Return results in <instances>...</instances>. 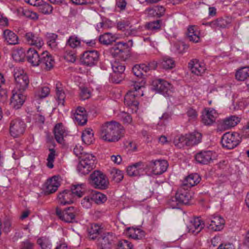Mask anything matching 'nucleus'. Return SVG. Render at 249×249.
<instances>
[{
    "label": "nucleus",
    "mask_w": 249,
    "mask_h": 249,
    "mask_svg": "<svg viewBox=\"0 0 249 249\" xmlns=\"http://www.w3.org/2000/svg\"><path fill=\"white\" fill-rule=\"evenodd\" d=\"M117 39V37L116 35H113L109 32H107L100 36L99 41L102 44L108 45L112 42L115 41Z\"/></svg>",
    "instance_id": "37"
},
{
    "label": "nucleus",
    "mask_w": 249,
    "mask_h": 249,
    "mask_svg": "<svg viewBox=\"0 0 249 249\" xmlns=\"http://www.w3.org/2000/svg\"><path fill=\"white\" fill-rule=\"evenodd\" d=\"M34 119L36 123L42 124L45 122V117L44 113L39 110V107H37V112L34 115Z\"/></svg>",
    "instance_id": "53"
},
{
    "label": "nucleus",
    "mask_w": 249,
    "mask_h": 249,
    "mask_svg": "<svg viewBox=\"0 0 249 249\" xmlns=\"http://www.w3.org/2000/svg\"><path fill=\"white\" fill-rule=\"evenodd\" d=\"M128 236L134 239L139 240L144 237V232L140 229L128 228Z\"/></svg>",
    "instance_id": "39"
},
{
    "label": "nucleus",
    "mask_w": 249,
    "mask_h": 249,
    "mask_svg": "<svg viewBox=\"0 0 249 249\" xmlns=\"http://www.w3.org/2000/svg\"><path fill=\"white\" fill-rule=\"evenodd\" d=\"M161 65L164 69H171L175 67V61L169 56H164L162 58Z\"/></svg>",
    "instance_id": "43"
},
{
    "label": "nucleus",
    "mask_w": 249,
    "mask_h": 249,
    "mask_svg": "<svg viewBox=\"0 0 249 249\" xmlns=\"http://www.w3.org/2000/svg\"><path fill=\"white\" fill-rule=\"evenodd\" d=\"M186 136H177L174 140V143L178 148H181L184 146H187Z\"/></svg>",
    "instance_id": "52"
},
{
    "label": "nucleus",
    "mask_w": 249,
    "mask_h": 249,
    "mask_svg": "<svg viewBox=\"0 0 249 249\" xmlns=\"http://www.w3.org/2000/svg\"><path fill=\"white\" fill-rule=\"evenodd\" d=\"M200 181V178L198 174H192L187 177L184 180L182 184L183 187L191 188L195 186Z\"/></svg>",
    "instance_id": "32"
},
{
    "label": "nucleus",
    "mask_w": 249,
    "mask_h": 249,
    "mask_svg": "<svg viewBox=\"0 0 249 249\" xmlns=\"http://www.w3.org/2000/svg\"><path fill=\"white\" fill-rule=\"evenodd\" d=\"M113 73L110 76L111 81L115 83H119L124 78L125 66L119 62L115 61L112 64Z\"/></svg>",
    "instance_id": "8"
},
{
    "label": "nucleus",
    "mask_w": 249,
    "mask_h": 249,
    "mask_svg": "<svg viewBox=\"0 0 249 249\" xmlns=\"http://www.w3.org/2000/svg\"><path fill=\"white\" fill-rule=\"evenodd\" d=\"M214 157V153L212 151H202L195 156L196 161L202 164H207L213 160Z\"/></svg>",
    "instance_id": "24"
},
{
    "label": "nucleus",
    "mask_w": 249,
    "mask_h": 249,
    "mask_svg": "<svg viewBox=\"0 0 249 249\" xmlns=\"http://www.w3.org/2000/svg\"><path fill=\"white\" fill-rule=\"evenodd\" d=\"M153 89L165 96L171 95L172 92V85L165 80L158 79L153 82Z\"/></svg>",
    "instance_id": "9"
},
{
    "label": "nucleus",
    "mask_w": 249,
    "mask_h": 249,
    "mask_svg": "<svg viewBox=\"0 0 249 249\" xmlns=\"http://www.w3.org/2000/svg\"><path fill=\"white\" fill-rule=\"evenodd\" d=\"M56 214L60 219L66 223H72L78 214V211L74 207H69L63 211L59 208H56Z\"/></svg>",
    "instance_id": "6"
},
{
    "label": "nucleus",
    "mask_w": 249,
    "mask_h": 249,
    "mask_svg": "<svg viewBox=\"0 0 249 249\" xmlns=\"http://www.w3.org/2000/svg\"><path fill=\"white\" fill-rule=\"evenodd\" d=\"M23 91L13 89L10 99V106L16 109H19L24 103L26 96L22 93Z\"/></svg>",
    "instance_id": "13"
},
{
    "label": "nucleus",
    "mask_w": 249,
    "mask_h": 249,
    "mask_svg": "<svg viewBox=\"0 0 249 249\" xmlns=\"http://www.w3.org/2000/svg\"><path fill=\"white\" fill-rule=\"evenodd\" d=\"M240 119L235 116H231L224 119L222 123V125L225 129H230L235 126L240 122Z\"/></svg>",
    "instance_id": "35"
},
{
    "label": "nucleus",
    "mask_w": 249,
    "mask_h": 249,
    "mask_svg": "<svg viewBox=\"0 0 249 249\" xmlns=\"http://www.w3.org/2000/svg\"><path fill=\"white\" fill-rule=\"evenodd\" d=\"M241 141V138L238 133L227 132L223 135L221 142L223 147L231 149L236 147Z\"/></svg>",
    "instance_id": "5"
},
{
    "label": "nucleus",
    "mask_w": 249,
    "mask_h": 249,
    "mask_svg": "<svg viewBox=\"0 0 249 249\" xmlns=\"http://www.w3.org/2000/svg\"><path fill=\"white\" fill-rule=\"evenodd\" d=\"M150 167L154 174L161 175L166 170L168 163L165 160H152L150 162Z\"/></svg>",
    "instance_id": "22"
},
{
    "label": "nucleus",
    "mask_w": 249,
    "mask_h": 249,
    "mask_svg": "<svg viewBox=\"0 0 249 249\" xmlns=\"http://www.w3.org/2000/svg\"><path fill=\"white\" fill-rule=\"evenodd\" d=\"M26 43L31 46H35L40 49L44 45L42 38L36 34L32 32L26 33L24 36Z\"/></svg>",
    "instance_id": "18"
},
{
    "label": "nucleus",
    "mask_w": 249,
    "mask_h": 249,
    "mask_svg": "<svg viewBox=\"0 0 249 249\" xmlns=\"http://www.w3.org/2000/svg\"><path fill=\"white\" fill-rule=\"evenodd\" d=\"M28 62L34 67L39 66L40 54L34 49L29 48L26 53Z\"/></svg>",
    "instance_id": "27"
},
{
    "label": "nucleus",
    "mask_w": 249,
    "mask_h": 249,
    "mask_svg": "<svg viewBox=\"0 0 249 249\" xmlns=\"http://www.w3.org/2000/svg\"><path fill=\"white\" fill-rule=\"evenodd\" d=\"M207 228L213 231H220L222 230L225 225V220L220 215H213L207 219Z\"/></svg>",
    "instance_id": "12"
},
{
    "label": "nucleus",
    "mask_w": 249,
    "mask_h": 249,
    "mask_svg": "<svg viewBox=\"0 0 249 249\" xmlns=\"http://www.w3.org/2000/svg\"><path fill=\"white\" fill-rule=\"evenodd\" d=\"M14 76L16 82V87L14 89L25 91L29 83L28 75L22 70H15Z\"/></svg>",
    "instance_id": "7"
},
{
    "label": "nucleus",
    "mask_w": 249,
    "mask_h": 249,
    "mask_svg": "<svg viewBox=\"0 0 249 249\" xmlns=\"http://www.w3.org/2000/svg\"><path fill=\"white\" fill-rule=\"evenodd\" d=\"M17 12L18 16H22L31 19L36 20L38 18V16L36 13L22 7L18 8Z\"/></svg>",
    "instance_id": "38"
},
{
    "label": "nucleus",
    "mask_w": 249,
    "mask_h": 249,
    "mask_svg": "<svg viewBox=\"0 0 249 249\" xmlns=\"http://www.w3.org/2000/svg\"><path fill=\"white\" fill-rule=\"evenodd\" d=\"M57 37V35L53 33H47L46 35L47 44L53 49H55L57 45L56 42Z\"/></svg>",
    "instance_id": "47"
},
{
    "label": "nucleus",
    "mask_w": 249,
    "mask_h": 249,
    "mask_svg": "<svg viewBox=\"0 0 249 249\" xmlns=\"http://www.w3.org/2000/svg\"><path fill=\"white\" fill-rule=\"evenodd\" d=\"M49 150L50 153L47 159V162L46 165L49 168L52 169L53 167V162L55 157V151L53 148H49Z\"/></svg>",
    "instance_id": "50"
},
{
    "label": "nucleus",
    "mask_w": 249,
    "mask_h": 249,
    "mask_svg": "<svg viewBox=\"0 0 249 249\" xmlns=\"http://www.w3.org/2000/svg\"><path fill=\"white\" fill-rule=\"evenodd\" d=\"M85 185L83 183L72 185L70 190L72 192L73 196L74 197L75 196H76L79 197H81L85 190Z\"/></svg>",
    "instance_id": "40"
},
{
    "label": "nucleus",
    "mask_w": 249,
    "mask_h": 249,
    "mask_svg": "<svg viewBox=\"0 0 249 249\" xmlns=\"http://www.w3.org/2000/svg\"><path fill=\"white\" fill-rule=\"evenodd\" d=\"M124 43L118 42L111 49V54L114 57H118L123 60L125 59L127 56V49Z\"/></svg>",
    "instance_id": "21"
},
{
    "label": "nucleus",
    "mask_w": 249,
    "mask_h": 249,
    "mask_svg": "<svg viewBox=\"0 0 249 249\" xmlns=\"http://www.w3.org/2000/svg\"><path fill=\"white\" fill-rule=\"evenodd\" d=\"M144 169V163L142 161H139L128 166L126 172L129 176H138L143 171Z\"/></svg>",
    "instance_id": "26"
},
{
    "label": "nucleus",
    "mask_w": 249,
    "mask_h": 249,
    "mask_svg": "<svg viewBox=\"0 0 249 249\" xmlns=\"http://www.w3.org/2000/svg\"><path fill=\"white\" fill-rule=\"evenodd\" d=\"M12 56L15 61L20 62L24 59L25 54L22 50H20L14 51Z\"/></svg>",
    "instance_id": "58"
},
{
    "label": "nucleus",
    "mask_w": 249,
    "mask_h": 249,
    "mask_svg": "<svg viewBox=\"0 0 249 249\" xmlns=\"http://www.w3.org/2000/svg\"><path fill=\"white\" fill-rule=\"evenodd\" d=\"M4 40L9 45H15L19 43L18 37L13 31L6 29L3 32Z\"/></svg>",
    "instance_id": "31"
},
{
    "label": "nucleus",
    "mask_w": 249,
    "mask_h": 249,
    "mask_svg": "<svg viewBox=\"0 0 249 249\" xmlns=\"http://www.w3.org/2000/svg\"><path fill=\"white\" fill-rule=\"evenodd\" d=\"M124 126L115 121L107 122L100 128V137L104 141L108 142L118 141L124 135Z\"/></svg>",
    "instance_id": "1"
},
{
    "label": "nucleus",
    "mask_w": 249,
    "mask_h": 249,
    "mask_svg": "<svg viewBox=\"0 0 249 249\" xmlns=\"http://www.w3.org/2000/svg\"><path fill=\"white\" fill-rule=\"evenodd\" d=\"M81 97L82 100H86L89 99L90 96V92L88 88H84L81 89Z\"/></svg>",
    "instance_id": "63"
},
{
    "label": "nucleus",
    "mask_w": 249,
    "mask_h": 249,
    "mask_svg": "<svg viewBox=\"0 0 249 249\" xmlns=\"http://www.w3.org/2000/svg\"><path fill=\"white\" fill-rule=\"evenodd\" d=\"M37 243L42 249H51L52 247V244L49 239L46 237L38 238L37 240Z\"/></svg>",
    "instance_id": "48"
},
{
    "label": "nucleus",
    "mask_w": 249,
    "mask_h": 249,
    "mask_svg": "<svg viewBox=\"0 0 249 249\" xmlns=\"http://www.w3.org/2000/svg\"><path fill=\"white\" fill-rule=\"evenodd\" d=\"M90 183L99 189H107L109 184L106 175L99 171H95L90 175Z\"/></svg>",
    "instance_id": "4"
},
{
    "label": "nucleus",
    "mask_w": 249,
    "mask_h": 249,
    "mask_svg": "<svg viewBox=\"0 0 249 249\" xmlns=\"http://www.w3.org/2000/svg\"><path fill=\"white\" fill-rule=\"evenodd\" d=\"M185 142L187 146H192L197 144L200 142L201 139V134L198 132H195L192 133L186 134Z\"/></svg>",
    "instance_id": "34"
},
{
    "label": "nucleus",
    "mask_w": 249,
    "mask_h": 249,
    "mask_svg": "<svg viewBox=\"0 0 249 249\" xmlns=\"http://www.w3.org/2000/svg\"><path fill=\"white\" fill-rule=\"evenodd\" d=\"M91 194L93 202L97 204L103 203L107 200L106 196L101 193L94 192Z\"/></svg>",
    "instance_id": "46"
},
{
    "label": "nucleus",
    "mask_w": 249,
    "mask_h": 249,
    "mask_svg": "<svg viewBox=\"0 0 249 249\" xmlns=\"http://www.w3.org/2000/svg\"><path fill=\"white\" fill-rule=\"evenodd\" d=\"M60 186L58 177L54 176L47 180L45 184V193L50 194L55 192Z\"/></svg>",
    "instance_id": "30"
},
{
    "label": "nucleus",
    "mask_w": 249,
    "mask_h": 249,
    "mask_svg": "<svg viewBox=\"0 0 249 249\" xmlns=\"http://www.w3.org/2000/svg\"><path fill=\"white\" fill-rule=\"evenodd\" d=\"M66 45L71 48L75 49L80 46L81 40L77 36H71L67 41Z\"/></svg>",
    "instance_id": "45"
},
{
    "label": "nucleus",
    "mask_w": 249,
    "mask_h": 249,
    "mask_svg": "<svg viewBox=\"0 0 249 249\" xmlns=\"http://www.w3.org/2000/svg\"><path fill=\"white\" fill-rule=\"evenodd\" d=\"M25 128V123L22 120L17 119L10 123V133L14 137H19L24 133Z\"/></svg>",
    "instance_id": "11"
},
{
    "label": "nucleus",
    "mask_w": 249,
    "mask_h": 249,
    "mask_svg": "<svg viewBox=\"0 0 249 249\" xmlns=\"http://www.w3.org/2000/svg\"><path fill=\"white\" fill-rule=\"evenodd\" d=\"M103 232V229L97 224H92L88 229L89 238L94 240Z\"/></svg>",
    "instance_id": "36"
},
{
    "label": "nucleus",
    "mask_w": 249,
    "mask_h": 249,
    "mask_svg": "<svg viewBox=\"0 0 249 249\" xmlns=\"http://www.w3.org/2000/svg\"><path fill=\"white\" fill-rule=\"evenodd\" d=\"M199 32L196 26H189L187 29V37L190 41L197 43L200 41Z\"/></svg>",
    "instance_id": "33"
},
{
    "label": "nucleus",
    "mask_w": 249,
    "mask_h": 249,
    "mask_svg": "<svg viewBox=\"0 0 249 249\" xmlns=\"http://www.w3.org/2000/svg\"><path fill=\"white\" fill-rule=\"evenodd\" d=\"M193 192L182 186L176 193L175 196L169 200V204L173 209L178 208L179 204H188L193 197Z\"/></svg>",
    "instance_id": "2"
},
{
    "label": "nucleus",
    "mask_w": 249,
    "mask_h": 249,
    "mask_svg": "<svg viewBox=\"0 0 249 249\" xmlns=\"http://www.w3.org/2000/svg\"><path fill=\"white\" fill-rule=\"evenodd\" d=\"M117 249H133V248L130 242L126 240H123L118 242Z\"/></svg>",
    "instance_id": "57"
},
{
    "label": "nucleus",
    "mask_w": 249,
    "mask_h": 249,
    "mask_svg": "<svg viewBox=\"0 0 249 249\" xmlns=\"http://www.w3.org/2000/svg\"><path fill=\"white\" fill-rule=\"evenodd\" d=\"M161 25V20H157L147 23L145 28L152 32H157L160 30Z\"/></svg>",
    "instance_id": "44"
},
{
    "label": "nucleus",
    "mask_w": 249,
    "mask_h": 249,
    "mask_svg": "<svg viewBox=\"0 0 249 249\" xmlns=\"http://www.w3.org/2000/svg\"><path fill=\"white\" fill-rule=\"evenodd\" d=\"M93 200L91 194L89 196H85L81 201V205L82 206L86 209L90 208L92 205Z\"/></svg>",
    "instance_id": "56"
},
{
    "label": "nucleus",
    "mask_w": 249,
    "mask_h": 249,
    "mask_svg": "<svg viewBox=\"0 0 249 249\" xmlns=\"http://www.w3.org/2000/svg\"><path fill=\"white\" fill-rule=\"evenodd\" d=\"M39 65L42 69L49 71L53 68L54 60L49 52L46 51L41 53Z\"/></svg>",
    "instance_id": "19"
},
{
    "label": "nucleus",
    "mask_w": 249,
    "mask_h": 249,
    "mask_svg": "<svg viewBox=\"0 0 249 249\" xmlns=\"http://www.w3.org/2000/svg\"><path fill=\"white\" fill-rule=\"evenodd\" d=\"M72 118L75 123L80 125H84L87 122V114L83 107H78L74 112L72 111Z\"/></svg>",
    "instance_id": "17"
},
{
    "label": "nucleus",
    "mask_w": 249,
    "mask_h": 249,
    "mask_svg": "<svg viewBox=\"0 0 249 249\" xmlns=\"http://www.w3.org/2000/svg\"><path fill=\"white\" fill-rule=\"evenodd\" d=\"M99 57L98 51L94 50H88L83 53L81 60L84 65L91 67L96 65L99 60Z\"/></svg>",
    "instance_id": "10"
},
{
    "label": "nucleus",
    "mask_w": 249,
    "mask_h": 249,
    "mask_svg": "<svg viewBox=\"0 0 249 249\" xmlns=\"http://www.w3.org/2000/svg\"><path fill=\"white\" fill-rule=\"evenodd\" d=\"M144 83L142 80L141 82H135L131 85V88L130 90H132L135 93H142V91L141 90L142 89L143 87Z\"/></svg>",
    "instance_id": "55"
},
{
    "label": "nucleus",
    "mask_w": 249,
    "mask_h": 249,
    "mask_svg": "<svg viewBox=\"0 0 249 249\" xmlns=\"http://www.w3.org/2000/svg\"><path fill=\"white\" fill-rule=\"evenodd\" d=\"M188 65L191 72L196 75H201L206 70L205 63L196 59L191 60Z\"/></svg>",
    "instance_id": "20"
},
{
    "label": "nucleus",
    "mask_w": 249,
    "mask_h": 249,
    "mask_svg": "<svg viewBox=\"0 0 249 249\" xmlns=\"http://www.w3.org/2000/svg\"><path fill=\"white\" fill-rule=\"evenodd\" d=\"M235 77L239 81H244L249 77V67H244L237 71Z\"/></svg>",
    "instance_id": "41"
},
{
    "label": "nucleus",
    "mask_w": 249,
    "mask_h": 249,
    "mask_svg": "<svg viewBox=\"0 0 249 249\" xmlns=\"http://www.w3.org/2000/svg\"><path fill=\"white\" fill-rule=\"evenodd\" d=\"M130 23L128 20H122L117 23V27L118 30L124 31L130 26Z\"/></svg>",
    "instance_id": "62"
},
{
    "label": "nucleus",
    "mask_w": 249,
    "mask_h": 249,
    "mask_svg": "<svg viewBox=\"0 0 249 249\" xmlns=\"http://www.w3.org/2000/svg\"><path fill=\"white\" fill-rule=\"evenodd\" d=\"M54 138L57 142L62 143L64 142V138L67 134L66 129L62 123L55 124L53 129Z\"/></svg>",
    "instance_id": "29"
},
{
    "label": "nucleus",
    "mask_w": 249,
    "mask_h": 249,
    "mask_svg": "<svg viewBox=\"0 0 249 249\" xmlns=\"http://www.w3.org/2000/svg\"><path fill=\"white\" fill-rule=\"evenodd\" d=\"M112 178L116 182H119L124 178V174L122 171L117 169H113L111 171Z\"/></svg>",
    "instance_id": "49"
},
{
    "label": "nucleus",
    "mask_w": 249,
    "mask_h": 249,
    "mask_svg": "<svg viewBox=\"0 0 249 249\" xmlns=\"http://www.w3.org/2000/svg\"><path fill=\"white\" fill-rule=\"evenodd\" d=\"M39 12L44 14H50L52 13L53 8L51 5L47 2L41 1L36 6Z\"/></svg>",
    "instance_id": "42"
},
{
    "label": "nucleus",
    "mask_w": 249,
    "mask_h": 249,
    "mask_svg": "<svg viewBox=\"0 0 249 249\" xmlns=\"http://www.w3.org/2000/svg\"><path fill=\"white\" fill-rule=\"evenodd\" d=\"M142 96H143L142 93H135L132 90H129L124 96V103L125 105L131 107L132 111L136 112L139 104L136 98Z\"/></svg>",
    "instance_id": "15"
},
{
    "label": "nucleus",
    "mask_w": 249,
    "mask_h": 249,
    "mask_svg": "<svg viewBox=\"0 0 249 249\" xmlns=\"http://www.w3.org/2000/svg\"><path fill=\"white\" fill-rule=\"evenodd\" d=\"M119 117L124 124H130L132 121V118L130 115L125 112L119 114Z\"/></svg>",
    "instance_id": "60"
},
{
    "label": "nucleus",
    "mask_w": 249,
    "mask_h": 249,
    "mask_svg": "<svg viewBox=\"0 0 249 249\" xmlns=\"http://www.w3.org/2000/svg\"><path fill=\"white\" fill-rule=\"evenodd\" d=\"M114 237L112 233H104L97 239L98 249H111Z\"/></svg>",
    "instance_id": "14"
},
{
    "label": "nucleus",
    "mask_w": 249,
    "mask_h": 249,
    "mask_svg": "<svg viewBox=\"0 0 249 249\" xmlns=\"http://www.w3.org/2000/svg\"><path fill=\"white\" fill-rule=\"evenodd\" d=\"M56 97L58 99V104H61L62 105H64L65 99L66 97L65 93L63 91V89L61 88L56 87Z\"/></svg>",
    "instance_id": "54"
},
{
    "label": "nucleus",
    "mask_w": 249,
    "mask_h": 249,
    "mask_svg": "<svg viewBox=\"0 0 249 249\" xmlns=\"http://www.w3.org/2000/svg\"><path fill=\"white\" fill-rule=\"evenodd\" d=\"M203 223L200 217H196L190 221L188 226L189 232L197 234L203 228Z\"/></svg>",
    "instance_id": "28"
},
{
    "label": "nucleus",
    "mask_w": 249,
    "mask_h": 249,
    "mask_svg": "<svg viewBox=\"0 0 249 249\" xmlns=\"http://www.w3.org/2000/svg\"><path fill=\"white\" fill-rule=\"evenodd\" d=\"M231 22V18L228 17L219 18L211 22L207 23L206 24L210 26L213 29L216 30L228 27Z\"/></svg>",
    "instance_id": "23"
},
{
    "label": "nucleus",
    "mask_w": 249,
    "mask_h": 249,
    "mask_svg": "<svg viewBox=\"0 0 249 249\" xmlns=\"http://www.w3.org/2000/svg\"><path fill=\"white\" fill-rule=\"evenodd\" d=\"M57 198L60 204L66 205L72 203L74 197L70 190H65L58 194Z\"/></svg>",
    "instance_id": "25"
},
{
    "label": "nucleus",
    "mask_w": 249,
    "mask_h": 249,
    "mask_svg": "<svg viewBox=\"0 0 249 249\" xmlns=\"http://www.w3.org/2000/svg\"><path fill=\"white\" fill-rule=\"evenodd\" d=\"M82 139L83 142L86 144H90L94 140V138L92 135H88L86 134L82 135Z\"/></svg>",
    "instance_id": "64"
},
{
    "label": "nucleus",
    "mask_w": 249,
    "mask_h": 249,
    "mask_svg": "<svg viewBox=\"0 0 249 249\" xmlns=\"http://www.w3.org/2000/svg\"><path fill=\"white\" fill-rule=\"evenodd\" d=\"M218 116V113L214 108H205L202 115V122L205 125H210L215 122Z\"/></svg>",
    "instance_id": "16"
},
{
    "label": "nucleus",
    "mask_w": 249,
    "mask_h": 249,
    "mask_svg": "<svg viewBox=\"0 0 249 249\" xmlns=\"http://www.w3.org/2000/svg\"><path fill=\"white\" fill-rule=\"evenodd\" d=\"M64 58L67 61L73 63L75 61L76 55L72 51H66L64 54Z\"/></svg>",
    "instance_id": "59"
},
{
    "label": "nucleus",
    "mask_w": 249,
    "mask_h": 249,
    "mask_svg": "<svg viewBox=\"0 0 249 249\" xmlns=\"http://www.w3.org/2000/svg\"><path fill=\"white\" fill-rule=\"evenodd\" d=\"M79 160L77 170L81 175L88 174L95 167V157L91 154H83Z\"/></svg>",
    "instance_id": "3"
},
{
    "label": "nucleus",
    "mask_w": 249,
    "mask_h": 249,
    "mask_svg": "<svg viewBox=\"0 0 249 249\" xmlns=\"http://www.w3.org/2000/svg\"><path fill=\"white\" fill-rule=\"evenodd\" d=\"M34 244L29 240L26 239L21 242L19 246V249H33Z\"/></svg>",
    "instance_id": "61"
},
{
    "label": "nucleus",
    "mask_w": 249,
    "mask_h": 249,
    "mask_svg": "<svg viewBox=\"0 0 249 249\" xmlns=\"http://www.w3.org/2000/svg\"><path fill=\"white\" fill-rule=\"evenodd\" d=\"M50 91V89L48 87H42L39 88L36 92V96L38 98H44L48 96Z\"/></svg>",
    "instance_id": "51"
}]
</instances>
